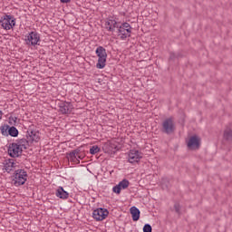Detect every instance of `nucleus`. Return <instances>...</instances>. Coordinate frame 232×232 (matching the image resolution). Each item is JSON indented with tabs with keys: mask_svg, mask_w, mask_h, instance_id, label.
Masks as SVG:
<instances>
[{
	"mask_svg": "<svg viewBox=\"0 0 232 232\" xmlns=\"http://www.w3.org/2000/svg\"><path fill=\"white\" fill-rule=\"evenodd\" d=\"M10 129V125L5 124L0 127V131L4 137H8V130Z\"/></svg>",
	"mask_w": 232,
	"mask_h": 232,
	"instance_id": "nucleus-22",
	"label": "nucleus"
},
{
	"mask_svg": "<svg viewBox=\"0 0 232 232\" xmlns=\"http://www.w3.org/2000/svg\"><path fill=\"white\" fill-rule=\"evenodd\" d=\"M223 137L225 140L232 141V130L229 127H227L224 130Z\"/></svg>",
	"mask_w": 232,
	"mask_h": 232,
	"instance_id": "nucleus-21",
	"label": "nucleus"
},
{
	"mask_svg": "<svg viewBox=\"0 0 232 232\" xmlns=\"http://www.w3.org/2000/svg\"><path fill=\"white\" fill-rule=\"evenodd\" d=\"M99 151H101V148L97 145H94L90 149L91 155H95L96 153H99Z\"/></svg>",
	"mask_w": 232,
	"mask_h": 232,
	"instance_id": "nucleus-26",
	"label": "nucleus"
},
{
	"mask_svg": "<svg viewBox=\"0 0 232 232\" xmlns=\"http://www.w3.org/2000/svg\"><path fill=\"white\" fill-rule=\"evenodd\" d=\"M72 110H73V105L70 102H62L59 103V112L62 115H70L72 113Z\"/></svg>",
	"mask_w": 232,
	"mask_h": 232,
	"instance_id": "nucleus-10",
	"label": "nucleus"
},
{
	"mask_svg": "<svg viewBox=\"0 0 232 232\" xmlns=\"http://www.w3.org/2000/svg\"><path fill=\"white\" fill-rule=\"evenodd\" d=\"M161 188L162 189H169V179L168 178H162Z\"/></svg>",
	"mask_w": 232,
	"mask_h": 232,
	"instance_id": "nucleus-23",
	"label": "nucleus"
},
{
	"mask_svg": "<svg viewBox=\"0 0 232 232\" xmlns=\"http://www.w3.org/2000/svg\"><path fill=\"white\" fill-rule=\"evenodd\" d=\"M153 228L151 227V225L145 224L143 227V232H152Z\"/></svg>",
	"mask_w": 232,
	"mask_h": 232,
	"instance_id": "nucleus-29",
	"label": "nucleus"
},
{
	"mask_svg": "<svg viewBox=\"0 0 232 232\" xmlns=\"http://www.w3.org/2000/svg\"><path fill=\"white\" fill-rule=\"evenodd\" d=\"M23 150L17 143L13 142L8 146V155L12 157V159H15L16 157H21L23 155Z\"/></svg>",
	"mask_w": 232,
	"mask_h": 232,
	"instance_id": "nucleus-6",
	"label": "nucleus"
},
{
	"mask_svg": "<svg viewBox=\"0 0 232 232\" xmlns=\"http://www.w3.org/2000/svg\"><path fill=\"white\" fill-rule=\"evenodd\" d=\"M16 144L20 146L22 150H28V146H30V140H28V138L18 139L16 140Z\"/></svg>",
	"mask_w": 232,
	"mask_h": 232,
	"instance_id": "nucleus-16",
	"label": "nucleus"
},
{
	"mask_svg": "<svg viewBox=\"0 0 232 232\" xmlns=\"http://www.w3.org/2000/svg\"><path fill=\"white\" fill-rule=\"evenodd\" d=\"M71 152L74 153V155H76V156L80 155V153H81V147L76 149V150H72V151H71Z\"/></svg>",
	"mask_w": 232,
	"mask_h": 232,
	"instance_id": "nucleus-31",
	"label": "nucleus"
},
{
	"mask_svg": "<svg viewBox=\"0 0 232 232\" xmlns=\"http://www.w3.org/2000/svg\"><path fill=\"white\" fill-rule=\"evenodd\" d=\"M26 139H28L30 144H34V142H39V140H41L39 131L35 130H27Z\"/></svg>",
	"mask_w": 232,
	"mask_h": 232,
	"instance_id": "nucleus-13",
	"label": "nucleus"
},
{
	"mask_svg": "<svg viewBox=\"0 0 232 232\" xmlns=\"http://www.w3.org/2000/svg\"><path fill=\"white\" fill-rule=\"evenodd\" d=\"M4 168L7 173H10L12 168H15V162H14V160L12 159L6 160Z\"/></svg>",
	"mask_w": 232,
	"mask_h": 232,
	"instance_id": "nucleus-19",
	"label": "nucleus"
},
{
	"mask_svg": "<svg viewBox=\"0 0 232 232\" xmlns=\"http://www.w3.org/2000/svg\"><path fill=\"white\" fill-rule=\"evenodd\" d=\"M104 153H109L111 155H115L119 151V147L112 142L105 143L102 147Z\"/></svg>",
	"mask_w": 232,
	"mask_h": 232,
	"instance_id": "nucleus-12",
	"label": "nucleus"
},
{
	"mask_svg": "<svg viewBox=\"0 0 232 232\" xmlns=\"http://www.w3.org/2000/svg\"><path fill=\"white\" fill-rule=\"evenodd\" d=\"M14 185L16 187L24 186L26 180H28V173L23 169H16L14 173Z\"/></svg>",
	"mask_w": 232,
	"mask_h": 232,
	"instance_id": "nucleus-1",
	"label": "nucleus"
},
{
	"mask_svg": "<svg viewBox=\"0 0 232 232\" xmlns=\"http://www.w3.org/2000/svg\"><path fill=\"white\" fill-rule=\"evenodd\" d=\"M121 188L120 185H116L112 188L113 193H116L117 195H121Z\"/></svg>",
	"mask_w": 232,
	"mask_h": 232,
	"instance_id": "nucleus-28",
	"label": "nucleus"
},
{
	"mask_svg": "<svg viewBox=\"0 0 232 232\" xmlns=\"http://www.w3.org/2000/svg\"><path fill=\"white\" fill-rule=\"evenodd\" d=\"M175 122L173 121V118H167L162 122V128L161 131L162 133H166V135H171L172 133H175Z\"/></svg>",
	"mask_w": 232,
	"mask_h": 232,
	"instance_id": "nucleus-5",
	"label": "nucleus"
},
{
	"mask_svg": "<svg viewBox=\"0 0 232 232\" xmlns=\"http://www.w3.org/2000/svg\"><path fill=\"white\" fill-rule=\"evenodd\" d=\"M118 185L121 189H127V188L130 186V181L124 179L123 180L120 181Z\"/></svg>",
	"mask_w": 232,
	"mask_h": 232,
	"instance_id": "nucleus-24",
	"label": "nucleus"
},
{
	"mask_svg": "<svg viewBox=\"0 0 232 232\" xmlns=\"http://www.w3.org/2000/svg\"><path fill=\"white\" fill-rule=\"evenodd\" d=\"M0 24L4 30H12L15 26V18L10 14H5L1 17Z\"/></svg>",
	"mask_w": 232,
	"mask_h": 232,
	"instance_id": "nucleus-3",
	"label": "nucleus"
},
{
	"mask_svg": "<svg viewBox=\"0 0 232 232\" xmlns=\"http://www.w3.org/2000/svg\"><path fill=\"white\" fill-rule=\"evenodd\" d=\"M9 124H10V126H17V117L10 116L9 117Z\"/></svg>",
	"mask_w": 232,
	"mask_h": 232,
	"instance_id": "nucleus-27",
	"label": "nucleus"
},
{
	"mask_svg": "<svg viewBox=\"0 0 232 232\" xmlns=\"http://www.w3.org/2000/svg\"><path fill=\"white\" fill-rule=\"evenodd\" d=\"M174 209L176 213H178V215H180V209H181L180 203H175Z\"/></svg>",
	"mask_w": 232,
	"mask_h": 232,
	"instance_id": "nucleus-30",
	"label": "nucleus"
},
{
	"mask_svg": "<svg viewBox=\"0 0 232 232\" xmlns=\"http://www.w3.org/2000/svg\"><path fill=\"white\" fill-rule=\"evenodd\" d=\"M105 28L109 32H115V28H119V24L115 20H109L105 22Z\"/></svg>",
	"mask_w": 232,
	"mask_h": 232,
	"instance_id": "nucleus-15",
	"label": "nucleus"
},
{
	"mask_svg": "<svg viewBox=\"0 0 232 232\" xmlns=\"http://www.w3.org/2000/svg\"><path fill=\"white\" fill-rule=\"evenodd\" d=\"M55 195H56V197H58V198H62L63 200H65L66 198H68L70 197V193H68V191L64 190V188H63V187H59L56 189Z\"/></svg>",
	"mask_w": 232,
	"mask_h": 232,
	"instance_id": "nucleus-14",
	"label": "nucleus"
},
{
	"mask_svg": "<svg viewBox=\"0 0 232 232\" xmlns=\"http://www.w3.org/2000/svg\"><path fill=\"white\" fill-rule=\"evenodd\" d=\"M188 148L189 150H198L200 148V138L197 135L190 137L188 141Z\"/></svg>",
	"mask_w": 232,
	"mask_h": 232,
	"instance_id": "nucleus-11",
	"label": "nucleus"
},
{
	"mask_svg": "<svg viewBox=\"0 0 232 232\" xmlns=\"http://www.w3.org/2000/svg\"><path fill=\"white\" fill-rule=\"evenodd\" d=\"M61 1V3H70V1H72V0H60Z\"/></svg>",
	"mask_w": 232,
	"mask_h": 232,
	"instance_id": "nucleus-32",
	"label": "nucleus"
},
{
	"mask_svg": "<svg viewBox=\"0 0 232 232\" xmlns=\"http://www.w3.org/2000/svg\"><path fill=\"white\" fill-rule=\"evenodd\" d=\"M118 35H120L122 40L131 37V25L126 22L118 25Z\"/></svg>",
	"mask_w": 232,
	"mask_h": 232,
	"instance_id": "nucleus-4",
	"label": "nucleus"
},
{
	"mask_svg": "<svg viewBox=\"0 0 232 232\" xmlns=\"http://www.w3.org/2000/svg\"><path fill=\"white\" fill-rule=\"evenodd\" d=\"M95 53L98 57V63H96V68L102 70L106 66V59H108V53L106 49L102 46L97 47Z\"/></svg>",
	"mask_w": 232,
	"mask_h": 232,
	"instance_id": "nucleus-2",
	"label": "nucleus"
},
{
	"mask_svg": "<svg viewBox=\"0 0 232 232\" xmlns=\"http://www.w3.org/2000/svg\"><path fill=\"white\" fill-rule=\"evenodd\" d=\"M8 135L10 137H14V138L19 137V130H17V128H15V126L11 125V126H9L7 136Z\"/></svg>",
	"mask_w": 232,
	"mask_h": 232,
	"instance_id": "nucleus-20",
	"label": "nucleus"
},
{
	"mask_svg": "<svg viewBox=\"0 0 232 232\" xmlns=\"http://www.w3.org/2000/svg\"><path fill=\"white\" fill-rule=\"evenodd\" d=\"M66 159L70 160L71 162H73L74 164H80L81 160H79V158H77V155L73 153L72 151L66 153Z\"/></svg>",
	"mask_w": 232,
	"mask_h": 232,
	"instance_id": "nucleus-18",
	"label": "nucleus"
},
{
	"mask_svg": "<svg viewBox=\"0 0 232 232\" xmlns=\"http://www.w3.org/2000/svg\"><path fill=\"white\" fill-rule=\"evenodd\" d=\"M108 215H110V212L106 208H97L92 212V218H94V220H97V222L104 220V218H106Z\"/></svg>",
	"mask_w": 232,
	"mask_h": 232,
	"instance_id": "nucleus-8",
	"label": "nucleus"
},
{
	"mask_svg": "<svg viewBox=\"0 0 232 232\" xmlns=\"http://www.w3.org/2000/svg\"><path fill=\"white\" fill-rule=\"evenodd\" d=\"M3 115H4L3 111H0V121L1 119H3Z\"/></svg>",
	"mask_w": 232,
	"mask_h": 232,
	"instance_id": "nucleus-33",
	"label": "nucleus"
},
{
	"mask_svg": "<svg viewBox=\"0 0 232 232\" xmlns=\"http://www.w3.org/2000/svg\"><path fill=\"white\" fill-rule=\"evenodd\" d=\"M180 57H182V54L180 53H169V61H175L176 59H180Z\"/></svg>",
	"mask_w": 232,
	"mask_h": 232,
	"instance_id": "nucleus-25",
	"label": "nucleus"
},
{
	"mask_svg": "<svg viewBox=\"0 0 232 232\" xmlns=\"http://www.w3.org/2000/svg\"><path fill=\"white\" fill-rule=\"evenodd\" d=\"M78 159H81L82 160V159H84V157H82V155L78 154Z\"/></svg>",
	"mask_w": 232,
	"mask_h": 232,
	"instance_id": "nucleus-34",
	"label": "nucleus"
},
{
	"mask_svg": "<svg viewBox=\"0 0 232 232\" xmlns=\"http://www.w3.org/2000/svg\"><path fill=\"white\" fill-rule=\"evenodd\" d=\"M130 215L132 217L133 222L139 221V219L140 218V210H139L137 207H131L130 208Z\"/></svg>",
	"mask_w": 232,
	"mask_h": 232,
	"instance_id": "nucleus-17",
	"label": "nucleus"
},
{
	"mask_svg": "<svg viewBox=\"0 0 232 232\" xmlns=\"http://www.w3.org/2000/svg\"><path fill=\"white\" fill-rule=\"evenodd\" d=\"M41 41V36L37 32L32 31L28 34V35H25V43L29 46H36V44H39V42Z\"/></svg>",
	"mask_w": 232,
	"mask_h": 232,
	"instance_id": "nucleus-7",
	"label": "nucleus"
},
{
	"mask_svg": "<svg viewBox=\"0 0 232 232\" xmlns=\"http://www.w3.org/2000/svg\"><path fill=\"white\" fill-rule=\"evenodd\" d=\"M128 157V160L130 164H138V162H140V159H142V152L137 150H130Z\"/></svg>",
	"mask_w": 232,
	"mask_h": 232,
	"instance_id": "nucleus-9",
	"label": "nucleus"
}]
</instances>
